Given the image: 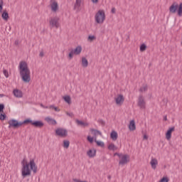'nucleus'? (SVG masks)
Masks as SVG:
<instances>
[{
    "instance_id": "20e7f679",
    "label": "nucleus",
    "mask_w": 182,
    "mask_h": 182,
    "mask_svg": "<svg viewBox=\"0 0 182 182\" xmlns=\"http://www.w3.org/2000/svg\"><path fill=\"white\" fill-rule=\"evenodd\" d=\"M31 174H32V171L29 168V164L26 163V165H23L21 168V176L23 178H25L31 176Z\"/></svg>"
},
{
    "instance_id": "aec40b11",
    "label": "nucleus",
    "mask_w": 182,
    "mask_h": 182,
    "mask_svg": "<svg viewBox=\"0 0 182 182\" xmlns=\"http://www.w3.org/2000/svg\"><path fill=\"white\" fill-rule=\"evenodd\" d=\"M46 121L47 122H48L49 124H53V126H55V124H58V122L55 119H52L49 117H47L46 118Z\"/></svg>"
},
{
    "instance_id": "a18cd8bd",
    "label": "nucleus",
    "mask_w": 182,
    "mask_h": 182,
    "mask_svg": "<svg viewBox=\"0 0 182 182\" xmlns=\"http://www.w3.org/2000/svg\"><path fill=\"white\" fill-rule=\"evenodd\" d=\"M67 116H69L70 117H73V113L72 112H66Z\"/></svg>"
},
{
    "instance_id": "7c9ffc66",
    "label": "nucleus",
    "mask_w": 182,
    "mask_h": 182,
    "mask_svg": "<svg viewBox=\"0 0 182 182\" xmlns=\"http://www.w3.org/2000/svg\"><path fill=\"white\" fill-rule=\"evenodd\" d=\"M117 149V146H114V144H110L108 146V149L112 150V151H114Z\"/></svg>"
},
{
    "instance_id": "79ce46f5",
    "label": "nucleus",
    "mask_w": 182,
    "mask_h": 182,
    "mask_svg": "<svg viewBox=\"0 0 182 182\" xmlns=\"http://www.w3.org/2000/svg\"><path fill=\"white\" fill-rule=\"evenodd\" d=\"M98 123H100V124H102V126H105L106 124V122L103 119H98Z\"/></svg>"
},
{
    "instance_id": "72a5a7b5",
    "label": "nucleus",
    "mask_w": 182,
    "mask_h": 182,
    "mask_svg": "<svg viewBox=\"0 0 182 182\" xmlns=\"http://www.w3.org/2000/svg\"><path fill=\"white\" fill-rule=\"evenodd\" d=\"M6 119V114L4 112H0V120H5Z\"/></svg>"
},
{
    "instance_id": "423d86ee",
    "label": "nucleus",
    "mask_w": 182,
    "mask_h": 182,
    "mask_svg": "<svg viewBox=\"0 0 182 182\" xmlns=\"http://www.w3.org/2000/svg\"><path fill=\"white\" fill-rule=\"evenodd\" d=\"M28 164L31 171H33L34 174H36V173H38V166H36V164L35 163V159H31Z\"/></svg>"
},
{
    "instance_id": "c85d7f7f",
    "label": "nucleus",
    "mask_w": 182,
    "mask_h": 182,
    "mask_svg": "<svg viewBox=\"0 0 182 182\" xmlns=\"http://www.w3.org/2000/svg\"><path fill=\"white\" fill-rule=\"evenodd\" d=\"M178 16H182V3L178 5Z\"/></svg>"
},
{
    "instance_id": "7ed1b4c3",
    "label": "nucleus",
    "mask_w": 182,
    "mask_h": 182,
    "mask_svg": "<svg viewBox=\"0 0 182 182\" xmlns=\"http://www.w3.org/2000/svg\"><path fill=\"white\" fill-rule=\"evenodd\" d=\"M105 19L106 14H105V11L99 10L95 14V21L97 23H103Z\"/></svg>"
},
{
    "instance_id": "f03ea898",
    "label": "nucleus",
    "mask_w": 182,
    "mask_h": 182,
    "mask_svg": "<svg viewBox=\"0 0 182 182\" xmlns=\"http://www.w3.org/2000/svg\"><path fill=\"white\" fill-rule=\"evenodd\" d=\"M32 124L33 123V121L31 119H26L23 122H18L16 119H10L8 122L9 124V129H11L13 127V129H18L22 126V124Z\"/></svg>"
},
{
    "instance_id": "6e6552de",
    "label": "nucleus",
    "mask_w": 182,
    "mask_h": 182,
    "mask_svg": "<svg viewBox=\"0 0 182 182\" xmlns=\"http://www.w3.org/2000/svg\"><path fill=\"white\" fill-rule=\"evenodd\" d=\"M49 23H50V28H56V29H58V28H59V18L58 17L51 18L50 19Z\"/></svg>"
},
{
    "instance_id": "c9c22d12",
    "label": "nucleus",
    "mask_w": 182,
    "mask_h": 182,
    "mask_svg": "<svg viewBox=\"0 0 182 182\" xmlns=\"http://www.w3.org/2000/svg\"><path fill=\"white\" fill-rule=\"evenodd\" d=\"M87 40L90 42H93V41L96 40V36H89Z\"/></svg>"
},
{
    "instance_id": "b1692460",
    "label": "nucleus",
    "mask_w": 182,
    "mask_h": 182,
    "mask_svg": "<svg viewBox=\"0 0 182 182\" xmlns=\"http://www.w3.org/2000/svg\"><path fill=\"white\" fill-rule=\"evenodd\" d=\"M110 137H111L112 140H113L114 141H116V140H117V137H118L117 132L116 131H112L110 134Z\"/></svg>"
},
{
    "instance_id": "f257e3e1",
    "label": "nucleus",
    "mask_w": 182,
    "mask_h": 182,
    "mask_svg": "<svg viewBox=\"0 0 182 182\" xmlns=\"http://www.w3.org/2000/svg\"><path fill=\"white\" fill-rule=\"evenodd\" d=\"M20 76L24 83L31 82V70L28 67V63L25 61H21L18 66Z\"/></svg>"
},
{
    "instance_id": "c03bdc74",
    "label": "nucleus",
    "mask_w": 182,
    "mask_h": 182,
    "mask_svg": "<svg viewBox=\"0 0 182 182\" xmlns=\"http://www.w3.org/2000/svg\"><path fill=\"white\" fill-rule=\"evenodd\" d=\"M123 155V154H119L117 152L114 154V156H118V157L120 159V157H122V156Z\"/></svg>"
},
{
    "instance_id": "2f4dec72",
    "label": "nucleus",
    "mask_w": 182,
    "mask_h": 182,
    "mask_svg": "<svg viewBox=\"0 0 182 182\" xmlns=\"http://www.w3.org/2000/svg\"><path fill=\"white\" fill-rule=\"evenodd\" d=\"M140 51L141 52H144V50H146L147 49V46H146V44L143 43L140 46Z\"/></svg>"
},
{
    "instance_id": "5701e85b",
    "label": "nucleus",
    "mask_w": 182,
    "mask_h": 182,
    "mask_svg": "<svg viewBox=\"0 0 182 182\" xmlns=\"http://www.w3.org/2000/svg\"><path fill=\"white\" fill-rule=\"evenodd\" d=\"M82 68H87L89 66V61L85 57L82 58Z\"/></svg>"
},
{
    "instance_id": "bf43d9fd",
    "label": "nucleus",
    "mask_w": 182,
    "mask_h": 182,
    "mask_svg": "<svg viewBox=\"0 0 182 182\" xmlns=\"http://www.w3.org/2000/svg\"><path fill=\"white\" fill-rule=\"evenodd\" d=\"M41 106L43 107V105L41 104Z\"/></svg>"
},
{
    "instance_id": "13d9d810",
    "label": "nucleus",
    "mask_w": 182,
    "mask_h": 182,
    "mask_svg": "<svg viewBox=\"0 0 182 182\" xmlns=\"http://www.w3.org/2000/svg\"><path fill=\"white\" fill-rule=\"evenodd\" d=\"M49 107H46V109H48Z\"/></svg>"
},
{
    "instance_id": "a211bd4d",
    "label": "nucleus",
    "mask_w": 182,
    "mask_h": 182,
    "mask_svg": "<svg viewBox=\"0 0 182 182\" xmlns=\"http://www.w3.org/2000/svg\"><path fill=\"white\" fill-rule=\"evenodd\" d=\"M150 164L154 170H156L157 167V164H159V161L156 159H153L151 160Z\"/></svg>"
},
{
    "instance_id": "de8ad7c7",
    "label": "nucleus",
    "mask_w": 182,
    "mask_h": 182,
    "mask_svg": "<svg viewBox=\"0 0 182 182\" xmlns=\"http://www.w3.org/2000/svg\"><path fill=\"white\" fill-rule=\"evenodd\" d=\"M112 14H116V9L113 7L111 10Z\"/></svg>"
},
{
    "instance_id": "1a4fd4ad",
    "label": "nucleus",
    "mask_w": 182,
    "mask_h": 182,
    "mask_svg": "<svg viewBox=\"0 0 182 182\" xmlns=\"http://www.w3.org/2000/svg\"><path fill=\"white\" fill-rule=\"evenodd\" d=\"M50 8L52 12H58L59 11V4L56 0H50Z\"/></svg>"
},
{
    "instance_id": "ddd939ff",
    "label": "nucleus",
    "mask_w": 182,
    "mask_h": 182,
    "mask_svg": "<svg viewBox=\"0 0 182 182\" xmlns=\"http://www.w3.org/2000/svg\"><path fill=\"white\" fill-rule=\"evenodd\" d=\"M175 129L176 128L174 127H172L167 130L166 133V139H167L168 140H170V139H171V133L174 132Z\"/></svg>"
},
{
    "instance_id": "dca6fc26",
    "label": "nucleus",
    "mask_w": 182,
    "mask_h": 182,
    "mask_svg": "<svg viewBox=\"0 0 182 182\" xmlns=\"http://www.w3.org/2000/svg\"><path fill=\"white\" fill-rule=\"evenodd\" d=\"M13 94L15 96V97H22V96H23L22 91L18 89L14 90Z\"/></svg>"
},
{
    "instance_id": "f8f14e48",
    "label": "nucleus",
    "mask_w": 182,
    "mask_h": 182,
    "mask_svg": "<svg viewBox=\"0 0 182 182\" xmlns=\"http://www.w3.org/2000/svg\"><path fill=\"white\" fill-rule=\"evenodd\" d=\"M32 126L34 127H38V129H42L45 124L42 121H33Z\"/></svg>"
},
{
    "instance_id": "4d7b16f0",
    "label": "nucleus",
    "mask_w": 182,
    "mask_h": 182,
    "mask_svg": "<svg viewBox=\"0 0 182 182\" xmlns=\"http://www.w3.org/2000/svg\"><path fill=\"white\" fill-rule=\"evenodd\" d=\"M3 96H4V95H1V94H0V97H2Z\"/></svg>"
},
{
    "instance_id": "393cba45",
    "label": "nucleus",
    "mask_w": 182,
    "mask_h": 182,
    "mask_svg": "<svg viewBox=\"0 0 182 182\" xmlns=\"http://www.w3.org/2000/svg\"><path fill=\"white\" fill-rule=\"evenodd\" d=\"M1 18L4 21H8V19H9V14H8V11H6V10L3 11L1 14Z\"/></svg>"
},
{
    "instance_id": "4468645a",
    "label": "nucleus",
    "mask_w": 182,
    "mask_h": 182,
    "mask_svg": "<svg viewBox=\"0 0 182 182\" xmlns=\"http://www.w3.org/2000/svg\"><path fill=\"white\" fill-rule=\"evenodd\" d=\"M115 102L117 105H123V102H124V97H123V95H118L117 97L115 98Z\"/></svg>"
},
{
    "instance_id": "3c124183",
    "label": "nucleus",
    "mask_w": 182,
    "mask_h": 182,
    "mask_svg": "<svg viewBox=\"0 0 182 182\" xmlns=\"http://www.w3.org/2000/svg\"><path fill=\"white\" fill-rule=\"evenodd\" d=\"M92 4H97L99 2V0H91Z\"/></svg>"
},
{
    "instance_id": "6e6d98bb",
    "label": "nucleus",
    "mask_w": 182,
    "mask_h": 182,
    "mask_svg": "<svg viewBox=\"0 0 182 182\" xmlns=\"http://www.w3.org/2000/svg\"><path fill=\"white\" fill-rule=\"evenodd\" d=\"M107 178H108V180H110V179L112 178V176L109 175V176H107Z\"/></svg>"
},
{
    "instance_id": "a19ab883",
    "label": "nucleus",
    "mask_w": 182,
    "mask_h": 182,
    "mask_svg": "<svg viewBox=\"0 0 182 182\" xmlns=\"http://www.w3.org/2000/svg\"><path fill=\"white\" fill-rule=\"evenodd\" d=\"M3 73H4V76H5L6 77H9V73H8V70H3Z\"/></svg>"
},
{
    "instance_id": "4c0bfd02",
    "label": "nucleus",
    "mask_w": 182,
    "mask_h": 182,
    "mask_svg": "<svg viewBox=\"0 0 182 182\" xmlns=\"http://www.w3.org/2000/svg\"><path fill=\"white\" fill-rule=\"evenodd\" d=\"M4 110H5V105L0 104V113H4Z\"/></svg>"
},
{
    "instance_id": "864d4df0",
    "label": "nucleus",
    "mask_w": 182,
    "mask_h": 182,
    "mask_svg": "<svg viewBox=\"0 0 182 182\" xmlns=\"http://www.w3.org/2000/svg\"><path fill=\"white\" fill-rule=\"evenodd\" d=\"M15 45H19V41H15Z\"/></svg>"
},
{
    "instance_id": "37998d69",
    "label": "nucleus",
    "mask_w": 182,
    "mask_h": 182,
    "mask_svg": "<svg viewBox=\"0 0 182 182\" xmlns=\"http://www.w3.org/2000/svg\"><path fill=\"white\" fill-rule=\"evenodd\" d=\"M26 163H28V162L26 161V159H23V161H21L22 167H23V166H26Z\"/></svg>"
},
{
    "instance_id": "e433bc0d",
    "label": "nucleus",
    "mask_w": 182,
    "mask_h": 182,
    "mask_svg": "<svg viewBox=\"0 0 182 182\" xmlns=\"http://www.w3.org/2000/svg\"><path fill=\"white\" fill-rule=\"evenodd\" d=\"M87 141H89L90 143H93V141H95V136L92 137L90 136H88L87 137Z\"/></svg>"
},
{
    "instance_id": "5fc2aeb1",
    "label": "nucleus",
    "mask_w": 182,
    "mask_h": 182,
    "mask_svg": "<svg viewBox=\"0 0 182 182\" xmlns=\"http://www.w3.org/2000/svg\"><path fill=\"white\" fill-rule=\"evenodd\" d=\"M164 120L165 122H167V116H165V117H164Z\"/></svg>"
},
{
    "instance_id": "0eeeda50",
    "label": "nucleus",
    "mask_w": 182,
    "mask_h": 182,
    "mask_svg": "<svg viewBox=\"0 0 182 182\" xmlns=\"http://www.w3.org/2000/svg\"><path fill=\"white\" fill-rule=\"evenodd\" d=\"M56 136H59V137H67L68 136V129L63 128H58L55 130Z\"/></svg>"
},
{
    "instance_id": "9d476101",
    "label": "nucleus",
    "mask_w": 182,
    "mask_h": 182,
    "mask_svg": "<svg viewBox=\"0 0 182 182\" xmlns=\"http://www.w3.org/2000/svg\"><path fill=\"white\" fill-rule=\"evenodd\" d=\"M138 106L140 109H146V102L144 101V98L143 95H140L138 99Z\"/></svg>"
},
{
    "instance_id": "473e14b6",
    "label": "nucleus",
    "mask_w": 182,
    "mask_h": 182,
    "mask_svg": "<svg viewBox=\"0 0 182 182\" xmlns=\"http://www.w3.org/2000/svg\"><path fill=\"white\" fill-rule=\"evenodd\" d=\"M148 89L149 87L147 86V85H144L139 89V92H146Z\"/></svg>"
},
{
    "instance_id": "4be33fe9",
    "label": "nucleus",
    "mask_w": 182,
    "mask_h": 182,
    "mask_svg": "<svg viewBox=\"0 0 182 182\" xmlns=\"http://www.w3.org/2000/svg\"><path fill=\"white\" fill-rule=\"evenodd\" d=\"M129 129V130H131V132L134 131V129H136V122H134V120L132 119L130 121Z\"/></svg>"
},
{
    "instance_id": "39448f33",
    "label": "nucleus",
    "mask_w": 182,
    "mask_h": 182,
    "mask_svg": "<svg viewBox=\"0 0 182 182\" xmlns=\"http://www.w3.org/2000/svg\"><path fill=\"white\" fill-rule=\"evenodd\" d=\"M119 159V166H124V164H127V163L130 162V156H129L128 154H122V156Z\"/></svg>"
},
{
    "instance_id": "58836bf2",
    "label": "nucleus",
    "mask_w": 182,
    "mask_h": 182,
    "mask_svg": "<svg viewBox=\"0 0 182 182\" xmlns=\"http://www.w3.org/2000/svg\"><path fill=\"white\" fill-rule=\"evenodd\" d=\"M4 1L0 0V14L2 13V9H4Z\"/></svg>"
},
{
    "instance_id": "c756f323",
    "label": "nucleus",
    "mask_w": 182,
    "mask_h": 182,
    "mask_svg": "<svg viewBox=\"0 0 182 182\" xmlns=\"http://www.w3.org/2000/svg\"><path fill=\"white\" fill-rule=\"evenodd\" d=\"M70 145V142L68 140L63 141V147L65 149H69V146Z\"/></svg>"
},
{
    "instance_id": "bb28decb",
    "label": "nucleus",
    "mask_w": 182,
    "mask_h": 182,
    "mask_svg": "<svg viewBox=\"0 0 182 182\" xmlns=\"http://www.w3.org/2000/svg\"><path fill=\"white\" fill-rule=\"evenodd\" d=\"M95 141L97 144V146H98V147H105V142L102 141H97V138L95 137Z\"/></svg>"
},
{
    "instance_id": "6ab92c4d",
    "label": "nucleus",
    "mask_w": 182,
    "mask_h": 182,
    "mask_svg": "<svg viewBox=\"0 0 182 182\" xmlns=\"http://www.w3.org/2000/svg\"><path fill=\"white\" fill-rule=\"evenodd\" d=\"M87 154L88 156V157L90 158H93L96 156V149H90L89 151H87Z\"/></svg>"
},
{
    "instance_id": "f3484780",
    "label": "nucleus",
    "mask_w": 182,
    "mask_h": 182,
    "mask_svg": "<svg viewBox=\"0 0 182 182\" xmlns=\"http://www.w3.org/2000/svg\"><path fill=\"white\" fill-rule=\"evenodd\" d=\"M76 123L78 126H81V127H87L89 126V123L84 122L83 121H80L79 119H76Z\"/></svg>"
},
{
    "instance_id": "cd10ccee",
    "label": "nucleus",
    "mask_w": 182,
    "mask_h": 182,
    "mask_svg": "<svg viewBox=\"0 0 182 182\" xmlns=\"http://www.w3.org/2000/svg\"><path fill=\"white\" fill-rule=\"evenodd\" d=\"M63 99H64L65 102L66 103H68V105H70L72 103V100L70 99V96L66 95V96L63 97Z\"/></svg>"
},
{
    "instance_id": "49530a36",
    "label": "nucleus",
    "mask_w": 182,
    "mask_h": 182,
    "mask_svg": "<svg viewBox=\"0 0 182 182\" xmlns=\"http://www.w3.org/2000/svg\"><path fill=\"white\" fill-rule=\"evenodd\" d=\"M53 110H55V112H60V109L58 108V107H54Z\"/></svg>"
},
{
    "instance_id": "a878e982",
    "label": "nucleus",
    "mask_w": 182,
    "mask_h": 182,
    "mask_svg": "<svg viewBox=\"0 0 182 182\" xmlns=\"http://www.w3.org/2000/svg\"><path fill=\"white\" fill-rule=\"evenodd\" d=\"M82 6V0H76L75 3L74 4V10L79 9L80 6Z\"/></svg>"
},
{
    "instance_id": "f704fd0d",
    "label": "nucleus",
    "mask_w": 182,
    "mask_h": 182,
    "mask_svg": "<svg viewBox=\"0 0 182 182\" xmlns=\"http://www.w3.org/2000/svg\"><path fill=\"white\" fill-rule=\"evenodd\" d=\"M170 179L167 176L163 177L159 182H168Z\"/></svg>"
},
{
    "instance_id": "603ef678",
    "label": "nucleus",
    "mask_w": 182,
    "mask_h": 182,
    "mask_svg": "<svg viewBox=\"0 0 182 182\" xmlns=\"http://www.w3.org/2000/svg\"><path fill=\"white\" fill-rule=\"evenodd\" d=\"M55 107V105H50V107H48V109H53Z\"/></svg>"
},
{
    "instance_id": "ea45409f",
    "label": "nucleus",
    "mask_w": 182,
    "mask_h": 182,
    "mask_svg": "<svg viewBox=\"0 0 182 182\" xmlns=\"http://www.w3.org/2000/svg\"><path fill=\"white\" fill-rule=\"evenodd\" d=\"M75 55V53L71 50V51L68 54L69 59H73V55Z\"/></svg>"
},
{
    "instance_id": "8fccbe9b",
    "label": "nucleus",
    "mask_w": 182,
    "mask_h": 182,
    "mask_svg": "<svg viewBox=\"0 0 182 182\" xmlns=\"http://www.w3.org/2000/svg\"><path fill=\"white\" fill-rule=\"evenodd\" d=\"M149 136L146 134L144 135V140H148Z\"/></svg>"
},
{
    "instance_id": "412c9836",
    "label": "nucleus",
    "mask_w": 182,
    "mask_h": 182,
    "mask_svg": "<svg viewBox=\"0 0 182 182\" xmlns=\"http://www.w3.org/2000/svg\"><path fill=\"white\" fill-rule=\"evenodd\" d=\"M90 132L93 133L94 137H95L96 139H97V136H102V132H100V131L97 129H91Z\"/></svg>"
},
{
    "instance_id": "2eb2a0df",
    "label": "nucleus",
    "mask_w": 182,
    "mask_h": 182,
    "mask_svg": "<svg viewBox=\"0 0 182 182\" xmlns=\"http://www.w3.org/2000/svg\"><path fill=\"white\" fill-rule=\"evenodd\" d=\"M72 51L74 55H80V53H82V46H78L75 49H72Z\"/></svg>"
},
{
    "instance_id": "9b49d317",
    "label": "nucleus",
    "mask_w": 182,
    "mask_h": 182,
    "mask_svg": "<svg viewBox=\"0 0 182 182\" xmlns=\"http://www.w3.org/2000/svg\"><path fill=\"white\" fill-rule=\"evenodd\" d=\"M177 11H178V4H177V2H174L169 7V12L171 14H176Z\"/></svg>"
},
{
    "instance_id": "09e8293b",
    "label": "nucleus",
    "mask_w": 182,
    "mask_h": 182,
    "mask_svg": "<svg viewBox=\"0 0 182 182\" xmlns=\"http://www.w3.org/2000/svg\"><path fill=\"white\" fill-rule=\"evenodd\" d=\"M44 55L45 54L43 53V52L41 51L39 54V56H41V58H43Z\"/></svg>"
}]
</instances>
